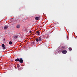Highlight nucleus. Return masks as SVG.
Returning <instances> with one entry per match:
<instances>
[{
    "mask_svg": "<svg viewBox=\"0 0 77 77\" xmlns=\"http://www.w3.org/2000/svg\"><path fill=\"white\" fill-rule=\"evenodd\" d=\"M5 39L4 38V39H3V41H5Z\"/></svg>",
    "mask_w": 77,
    "mask_h": 77,
    "instance_id": "19",
    "label": "nucleus"
},
{
    "mask_svg": "<svg viewBox=\"0 0 77 77\" xmlns=\"http://www.w3.org/2000/svg\"><path fill=\"white\" fill-rule=\"evenodd\" d=\"M36 33H37V35H41V32H39V31H37L36 32Z\"/></svg>",
    "mask_w": 77,
    "mask_h": 77,
    "instance_id": "7",
    "label": "nucleus"
},
{
    "mask_svg": "<svg viewBox=\"0 0 77 77\" xmlns=\"http://www.w3.org/2000/svg\"><path fill=\"white\" fill-rule=\"evenodd\" d=\"M32 43L34 44L35 43V42H32Z\"/></svg>",
    "mask_w": 77,
    "mask_h": 77,
    "instance_id": "16",
    "label": "nucleus"
},
{
    "mask_svg": "<svg viewBox=\"0 0 77 77\" xmlns=\"http://www.w3.org/2000/svg\"><path fill=\"white\" fill-rule=\"evenodd\" d=\"M36 42H38V41H39V38H36Z\"/></svg>",
    "mask_w": 77,
    "mask_h": 77,
    "instance_id": "11",
    "label": "nucleus"
},
{
    "mask_svg": "<svg viewBox=\"0 0 77 77\" xmlns=\"http://www.w3.org/2000/svg\"><path fill=\"white\" fill-rule=\"evenodd\" d=\"M17 68H19V67H20V65H19V64H17Z\"/></svg>",
    "mask_w": 77,
    "mask_h": 77,
    "instance_id": "13",
    "label": "nucleus"
},
{
    "mask_svg": "<svg viewBox=\"0 0 77 77\" xmlns=\"http://www.w3.org/2000/svg\"><path fill=\"white\" fill-rule=\"evenodd\" d=\"M18 36H19L18 35H15L13 37V38H15V39H18Z\"/></svg>",
    "mask_w": 77,
    "mask_h": 77,
    "instance_id": "4",
    "label": "nucleus"
},
{
    "mask_svg": "<svg viewBox=\"0 0 77 77\" xmlns=\"http://www.w3.org/2000/svg\"><path fill=\"white\" fill-rule=\"evenodd\" d=\"M16 27L17 28V29H19V28L20 27V26L19 25H18Z\"/></svg>",
    "mask_w": 77,
    "mask_h": 77,
    "instance_id": "10",
    "label": "nucleus"
},
{
    "mask_svg": "<svg viewBox=\"0 0 77 77\" xmlns=\"http://www.w3.org/2000/svg\"><path fill=\"white\" fill-rule=\"evenodd\" d=\"M35 20H36V21H38V20H39V17H35Z\"/></svg>",
    "mask_w": 77,
    "mask_h": 77,
    "instance_id": "8",
    "label": "nucleus"
},
{
    "mask_svg": "<svg viewBox=\"0 0 77 77\" xmlns=\"http://www.w3.org/2000/svg\"><path fill=\"white\" fill-rule=\"evenodd\" d=\"M18 20L17 19H15L14 20V24H16V23H18Z\"/></svg>",
    "mask_w": 77,
    "mask_h": 77,
    "instance_id": "6",
    "label": "nucleus"
},
{
    "mask_svg": "<svg viewBox=\"0 0 77 77\" xmlns=\"http://www.w3.org/2000/svg\"><path fill=\"white\" fill-rule=\"evenodd\" d=\"M2 47H5V44H3L2 45Z\"/></svg>",
    "mask_w": 77,
    "mask_h": 77,
    "instance_id": "15",
    "label": "nucleus"
},
{
    "mask_svg": "<svg viewBox=\"0 0 77 77\" xmlns=\"http://www.w3.org/2000/svg\"><path fill=\"white\" fill-rule=\"evenodd\" d=\"M19 62L20 63H23V60L22 58H20L19 59Z\"/></svg>",
    "mask_w": 77,
    "mask_h": 77,
    "instance_id": "2",
    "label": "nucleus"
},
{
    "mask_svg": "<svg viewBox=\"0 0 77 77\" xmlns=\"http://www.w3.org/2000/svg\"><path fill=\"white\" fill-rule=\"evenodd\" d=\"M69 50H70V51H71V50H72V49L71 48H69Z\"/></svg>",
    "mask_w": 77,
    "mask_h": 77,
    "instance_id": "14",
    "label": "nucleus"
},
{
    "mask_svg": "<svg viewBox=\"0 0 77 77\" xmlns=\"http://www.w3.org/2000/svg\"><path fill=\"white\" fill-rule=\"evenodd\" d=\"M62 53L63 54H66V53H67V51H66V50H63V51H62Z\"/></svg>",
    "mask_w": 77,
    "mask_h": 77,
    "instance_id": "5",
    "label": "nucleus"
},
{
    "mask_svg": "<svg viewBox=\"0 0 77 77\" xmlns=\"http://www.w3.org/2000/svg\"><path fill=\"white\" fill-rule=\"evenodd\" d=\"M29 33H32V31H29Z\"/></svg>",
    "mask_w": 77,
    "mask_h": 77,
    "instance_id": "18",
    "label": "nucleus"
},
{
    "mask_svg": "<svg viewBox=\"0 0 77 77\" xmlns=\"http://www.w3.org/2000/svg\"><path fill=\"white\" fill-rule=\"evenodd\" d=\"M19 60L20 59H19V58H17V59L15 60V61H16V62H18Z\"/></svg>",
    "mask_w": 77,
    "mask_h": 77,
    "instance_id": "9",
    "label": "nucleus"
},
{
    "mask_svg": "<svg viewBox=\"0 0 77 77\" xmlns=\"http://www.w3.org/2000/svg\"><path fill=\"white\" fill-rule=\"evenodd\" d=\"M38 39H39V41H42V37L40 36L38 38Z\"/></svg>",
    "mask_w": 77,
    "mask_h": 77,
    "instance_id": "3",
    "label": "nucleus"
},
{
    "mask_svg": "<svg viewBox=\"0 0 77 77\" xmlns=\"http://www.w3.org/2000/svg\"><path fill=\"white\" fill-rule=\"evenodd\" d=\"M8 28V25H5L4 26V30H6V29H7Z\"/></svg>",
    "mask_w": 77,
    "mask_h": 77,
    "instance_id": "1",
    "label": "nucleus"
},
{
    "mask_svg": "<svg viewBox=\"0 0 77 77\" xmlns=\"http://www.w3.org/2000/svg\"><path fill=\"white\" fill-rule=\"evenodd\" d=\"M3 49H5L6 48V47H3Z\"/></svg>",
    "mask_w": 77,
    "mask_h": 77,
    "instance_id": "17",
    "label": "nucleus"
},
{
    "mask_svg": "<svg viewBox=\"0 0 77 77\" xmlns=\"http://www.w3.org/2000/svg\"><path fill=\"white\" fill-rule=\"evenodd\" d=\"M12 42L10 41L9 42V44H10V45H11V44H12Z\"/></svg>",
    "mask_w": 77,
    "mask_h": 77,
    "instance_id": "12",
    "label": "nucleus"
}]
</instances>
